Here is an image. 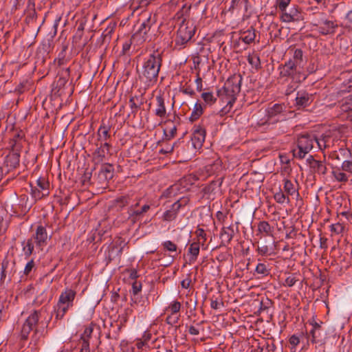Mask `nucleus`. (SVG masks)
<instances>
[{"mask_svg":"<svg viewBox=\"0 0 352 352\" xmlns=\"http://www.w3.org/2000/svg\"><path fill=\"white\" fill-rule=\"evenodd\" d=\"M162 63V58L160 53L153 52L144 61L140 74V80L147 86L153 85L157 80Z\"/></svg>","mask_w":352,"mask_h":352,"instance_id":"1","label":"nucleus"},{"mask_svg":"<svg viewBox=\"0 0 352 352\" xmlns=\"http://www.w3.org/2000/svg\"><path fill=\"white\" fill-rule=\"evenodd\" d=\"M196 32V27L189 20L184 19L181 21L176 32L175 46L179 50L184 49L191 41Z\"/></svg>","mask_w":352,"mask_h":352,"instance_id":"2","label":"nucleus"},{"mask_svg":"<svg viewBox=\"0 0 352 352\" xmlns=\"http://www.w3.org/2000/svg\"><path fill=\"white\" fill-rule=\"evenodd\" d=\"M76 292L71 288H65L60 294L56 306V319L63 318L68 310L74 305Z\"/></svg>","mask_w":352,"mask_h":352,"instance_id":"3","label":"nucleus"},{"mask_svg":"<svg viewBox=\"0 0 352 352\" xmlns=\"http://www.w3.org/2000/svg\"><path fill=\"white\" fill-rule=\"evenodd\" d=\"M242 76L240 74H234L227 79L221 89L217 91V96H225V99H231L235 102L236 96L241 91Z\"/></svg>","mask_w":352,"mask_h":352,"instance_id":"4","label":"nucleus"},{"mask_svg":"<svg viewBox=\"0 0 352 352\" xmlns=\"http://www.w3.org/2000/svg\"><path fill=\"white\" fill-rule=\"evenodd\" d=\"M44 311V309L42 308L41 310H34L25 320L22 329L21 331L20 338L21 340L25 341L29 337V334L32 331H34V334L32 337V340L34 341V344H36L38 338L36 337L38 329L36 328L39 318Z\"/></svg>","mask_w":352,"mask_h":352,"instance_id":"5","label":"nucleus"},{"mask_svg":"<svg viewBox=\"0 0 352 352\" xmlns=\"http://www.w3.org/2000/svg\"><path fill=\"white\" fill-rule=\"evenodd\" d=\"M316 136L314 134L305 133L299 135L297 140V148L293 150L296 158L303 159L314 148Z\"/></svg>","mask_w":352,"mask_h":352,"instance_id":"6","label":"nucleus"},{"mask_svg":"<svg viewBox=\"0 0 352 352\" xmlns=\"http://www.w3.org/2000/svg\"><path fill=\"white\" fill-rule=\"evenodd\" d=\"M189 201L190 199L188 197H183L174 202L170 206V208L164 212L162 215V220L164 221H174L177 217L179 210L188 205Z\"/></svg>","mask_w":352,"mask_h":352,"instance_id":"7","label":"nucleus"},{"mask_svg":"<svg viewBox=\"0 0 352 352\" xmlns=\"http://www.w3.org/2000/svg\"><path fill=\"white\" fill-rule=\"evenodd\" d=\"M16 272V268L15 261L5 258L1 263L0 282L4 283L5 281H7L10 283Z\"/></svg>","mask_w":352,"mask_h":352,"instance_id":"8","label":"nucleus"},{"mask_svg":"<svg viewBox=\"0 0 352 352\" xmlns=\"http://www.w3.org/2000/svg\"><path fill=\"white\" fill-rule=\"evenodd\" d=\"M313 30L318 32L320 35H333L335 34L338 25L333 21L322 19L317 23H313Z\"/></svg>","mask_w":352,"mask_h":352,"instance_id":"9","label":"nucleus"},{"mask_svg":"<svg viewBox=\"0 0 352 352\" xmlns=\"http://www.w3.org/2000/svg\"><path fill=\"white\" fill-rule=\"evenodd\" d=\"M37 187L32 186L31 195L36 200L41 199L43 197L47 196L50 193L49 186L50 184L43 177H39L37 181Z\"/></svg>","mask_w":352,"mask_h":352,"instance_id":"10","label":"nucleus"},{"mask_svg":"<svg viewBox=\"0 0 352 352\" xmlns=\"http://www.w3.org/2000/svg\"><path fill=\"white\" fill-rule=\"evenodd\" d=\"M339 117L352 121V96L349 95L340 102Z\"/></svg>","mask_w":352,"mask_h":352,"instance_id":"11","label":"nucleus"},{"mask_svg":"<svg viewBox=\"0 0 352 352\" xmlns=\"http://www.w3.org/2000/svg\"><path fill=\"white\" fill-rule=\"evenodd\" d=\"M280 19L283 22L290 23L302 20V15L298 6H293L289 11L281 12Z\"/></svg>","mask_w":352,"mask_h":352,"instance_id":"12","label":"nucleus"},{"mask_svg":"<svg viewBox=\"0 0 352 352\" xmlns=\"http://www.w3.org/2000/svg\"><path fill=\"white\" fill-rule=\"evenodd\" d=\"M206 130L200 125L195 126L191 137L192 145L195 149L201 148L205 141Z\"/></svg>","mask_w":352,"mask_h":352,"instance_id":"13","label":"nucleus"},{"mask_svg":"<svg viewBox=\"0 0 352 352\" xmlns=\"http://www.w3.org/2000/svg\"><path fill=\"white\" fill-rule=\"evenodd\" d=\"M142 16H145V19L142 22L138 32L144 36L146 35L151 28L156 23V15L150 12L142 14Z\"/></svg>","mask_w":352,"mask_h":352,"instance_id":"14","label":"nucleus"},{"mask_svg":"<svg viewBox=\"0 0 352 352\" xmlns=\"http://www.w3.org/2000/svg\"><path fill=\"white\" fill-rule=\"evenodd\" d=\"M307 162L312 173L318 175H325L327 173V168L324 162L315 160L312 155H309L307 159Z\"/></svg>","mask_w":352,"mask_h":352,"instance_id":"15","label":"nucleus"},{"mask_svg":"<svg viewBox=\"0 0 352 352\" xmlns=\"http://www.w3.org/2000/svg\"><path fill=\"white\" fill-rule=\"evenodd\" d=\"M142 290V283L135 280L132 284V294L131 305L135 309H140V307L144 309L146 306L144 305L145 301L139 299L138 293Z\"/></svg>","mask_w":352,"mask_h":352,"instance_id":"16","label":"nucleus"},{"mask_svg":"<svg viewBox=\"0 0 352 352\" xmlns=\"http://www.w3.org/2000/svg\"><path fill=\"white\" fill-rule=\"evenodd\" d=\"M31 239H33V241L36 243V245L41 248L47 245L48 235L46 228L43 226H38L36 228L35 234Z\"/></svg>","mask_w":352,"mask_h":352,"instance_id":"17","label":"nucleus"},{"mask_svg":"<svg viewBox=\"0 0 352 352\" xmlns=\"http://www.w3.org/2000/svg\"><path fill=\"white\" fill-rule=\"evenodd\" d=\"M279 69L281 77L294 78V76L297 74V63L290 59L285 62L284 65H280Z\"/></svg>","mask_w":352,"mask_h":352,"instance_id":"18","label":"nucleus"},{"mask_svg":"<svg viewBox=\"0 0 352 352\" xmlns=\"http://www.w3.org/2000/svg\"><path fill=\"white\" fill-rule=\"evenodd\" d=\"M286 107L283 104H274L272 107H270L266 110L267 120L265 123L270 124L274 123L278 120H272L274 118L278 115H280L285 109Z\"/></svg>","mask_w":352,"mask_h":352,"instance_id":"19","label":"nucleus"},{"mask_svg":"<svg viewBox=\"0 0 352 352\" xmlns=\"http://www.w3.org/2000/svg\"><path fill=\"white\" fill-rule=\"evenodd\" d=\"M296 104L297 109H304L309 107L312 102V96L305 91H299L296 97Z\"/></svg>","mask_w":352,"mask_h":352,"instance_id":"20","label":"nucleus"},{"mask_svg":"<svg viewBox=\"0 0 352 352\" xmlns=\"http://www.w3.org/2000/svg\"><path fill=\"white\" fill-rule=\"evenodd\" d=\"M283 190L284 192L289 197H299L298 192V183L294 179L292 181L287 178H284L283 180Z\"/></svg>","mask_w":352,"mask_h":352,"instance_id":"21","label":"nucleus"},{"mask_svg":"<svg viewBox=\"0 0 352 352\" xmlns=\"http://www.w3.org/2000/svg\"><path fill=\"white\" fill-rule=\"evenodd\" d=\"M256 37V31L253 27H250L247 30H243L239 32V39L245 44H251L255 41Z\"/></svg>","mask_w":352,"mask_h":352,"instance_id":"22","label":"nucleus"},{"mask_svg":"<svg viewBox=\"0 0 352 352\" xmlns=\"http://www.w3.org/2000/svg\"><path fill=\"white\" fill-rule=\"evenodd\" d=\"M234 231L231 226L223 227L220 232L221 245L224 246L229 245L234 236Z\"/></svg>","mask_w":352,"mask_h":352,"instance_id":"23","label":"nucleus"},{"mask_svg":"<svg viewBox=\"0 0 352 352\" xmlns=\"http://www.w3.org/2000/svg\"><path fill=\"white\" fill-rule=\"evenodd\" d=\"M20 162V151H12V153H10L6 156L5 164L7 167H8V170L12 168H15L19 165Z\"/></svg>","mask_w":352,"mask_h":352,"instance_id":"24","label":"nucleus"},{"mask_svg":"<svg viewBox=\"0 0 352 352\" xmlns=\"http://www.w3.org/2000/svg\"><path fill=\"white\" fill-rule=\"evenodd\" d=\"M156 108L155 109V115L157 117L163 118L166 114V109L165 106L164 98L162 96L159 95L155 98Z\"/></svg>","mask_w":352,"mask_h":352,"instance_id":"25","label":"nucleus"},{"mask_svg":"<svg viewBox=\"0 0 352 352\" xmlns=\"http://www.w3.org/2000/svg\"><path fill=\"white\" fill-rule=\"evenodd\" d=\"M166 127L164 129V135L166 138L170 140L175 137L177 133V125L170 119L166 121Z\"/></svg>","mask_w":352,"mask_h":352,"instance_id":"26","label":"nucleus"},{"mask_svg":"<svg viewBox=\"0 0 352 352\" xmlns=\"http://www.w3.org/2000/svg\"><path fill=\"white\" fill-rule=\"evenodd\" d=\"M134 193L129 192L124 195L117 197L114 200L116 206L119 207L120 209L129 206L131 204V201H133V197H134Z\"/></svg>","mask_w":352,"mask_h":352,"instance_id":"27","label":"nucleus"},{"mask_svg":"<svg viewBox=\"0 0 352 352\" xmlns=\"http://www.w3.org/2000/svg\"><path fill=\"white\" fill-rule=\"evenodd\" d=\"M110 129V126L102 122L97 131L98 140L103 142L109 140L111 138Z\"/></svg>","mask_w":352,"mask_h":352,"instance_id":"28","label":"nucleus"},{"mask_svg":"<svg viewBox=\"0 0 352 352\" xmlns=\"http://www.w3.org/2000/svg\"><path fill=\"white\" fill-rule=\"evenodd\" d=\"M24 135L20 131L14 134L12 139L10 140V145L12 148V151H21L22 148V140L23 139Z\"/></svg>","mask_w":352,"mask_h":352,"instance_id":"29","label":"nucleus"},{"mask_svg":"<svg viewBox=\"0 0 352 352\" xmlns=\"http://www.w3.org/2000/svg\"><path fill=\"white\" fill-rule=\"evenodd\" d=\"M270 264L266 263H258L256 266L255 273L258 277L263 278L267 276L270 274Z\"/></svg>","mask_w":352,"mask_h":352,"instance_id":"30","label":"nucleus"},{"mask_svg":"<svg viewBox=\"0 0 352 352\" xmlns=\"http://www.w3.org/2000/svg\"><path fill=\"white\" fill-rule=\"evenodd\" d=\"M199 242H193L190 245L188 248V254L190 255L189 258V263H193L197 258L199 254Z\"/></svg>","mask_w":352,"mask_h":352,"instance_id":"31","label":"nucleus"},{"mask_svg":"<svg viewBox=\"0 0 352 352\" xmlns=\"http://www.w3.org/2000/svg\"><path fill=\"white\" fill-rule=\"evenodd\" d=\"M258 232L265 236H272L274 228L267 221H262L258 224Z\"/></svg>","mask_w":352,"mask_h":352,"instance_id":"32","label":"nucleus"},{"mask_svg":"<svg viewBox=\"0 0 352 352\" xmlns=\"http://www.w3.org/2000/svg\"><path fill=\"white\" fill-rule=\"evenodd\" d=\"M151 208L148 204L143 205L140 209H137L135 211H132V214L128 217L129 220L135 223L140 217L146 213Z\"/></svg>","mask_w":352,"mask_h":352,"instance_id":"33","label":"nucleus"},{"mask_svg":"<svg viewBox=\"0 0 352 352\" xmlns=\"http://www.w3.org/2000/svg\"><path fill=\"white\" fill-rule=\"evenodd\" d=\"M204 113V107L203 105L199 102H197L195 104L194 108L191 113V115L189 118L190 122H195Z\"/></svg>","mask_w":352,"mask_h":352,"instance_id":"34","label":"nucleus"},{"mask_svg":"<svg viewBox=\"0 0 352 352\" xmlns=\"http://www.w3.org/2000/svg\"><path fill=\"white\" fill-rule=\"evenodd\" d=\"M100 176H102L105 180H109L112 179L113 176V167L110 164H104L102 165L100 172Z\"/></svg>","mask_w":352,"mask_h":352,"instance_id":"35","label":"nucleus"},{"mask_svg":"<svg viewBox=\"0 0 352 352\" xmlns=\"http://www.w3.org/2000/svg\"><path fill=\"white\" fill-rule=\"evenodd\" d=\"M179 190V185L177 184H173L166 189L162 194V197L170 198L175 197L177 195Z\"/></svg>","mask_w":352,"mask_h":352,"instance_id":"36","label":"nucleus"},{"mask_svg":"<svg viewBox=\"0 0 352 352\" xmlns=\"http://www.w3.org/2000/svg\"><path fill=\"white\" fill-rule=\"evenodd\" d=\"M191 6H187L186 4H184L182 8L175 14V18L177 20H182V21L184 19H187V17L189 16L190 10Z\"/></svg>","mask_w":352,"mask_h":352,"instance_id":"37","label":"nucleus"},{"mask_svg":"<svg viewBox=\"0 0 352 352\" xmlns=\"http://www.w3.org/2000/svg\"><path fill=\"white\" fill-rule=\"evenodd\" d=\"M247 60L248 63L256 70H258L261 67L260 58L257 54L253 53L252 54H249Z\"/></svg>","mask_w":352,"mask_h":352,"instance_id":"38","label":"nucleus"},{"mask_svg":"<svg viewBox=\"0 0 352 352\" xmlns=\"http://www.w3.org/2000/svg\"><path fill=\"white\" fill-rule=\"evenodd\" d=\"M201 98L204 101L206 105L211 106L217 101V98L211 91L203 92L201 95Z\"/></svg>","mask_w":352,"mask_h":352,"instance_id":"39","label":"nucleus"},{"mask_svg":"<svg viewBox=\"0 0 352 352\" xmlns=\"http://www.w3.org/2000/svg\"><path fill=\"white\" fill-rule=\"evenodd\" d=\"M106 154H107V151L103 148L98 146L93 154L94 160L97 163H100L104 160Z\"/></svg>","mask_w":352,"mask_h":352,"instance_id":"40","label":"nucleus"},{"mask_svg":"<svg viewBox=\"0 0 352 352\" xmlns=\"http://www.w3.org/2000/svg\"><path fill=\"white\" fill-rule=\"evenodd\" d=\"M34 241L33 239H28L25 245L23 248V251L25 258H28L33 253L34 250Z\"/></svg>","mask_w":352,"mask_h":352,"instance_id":"41","label":"nucleus"},{"mask_svg":"<svg viewBox=\"0 0 352 352\" xmlns=\"http://www.w3.org/2000/svg\"><path fill=\"white\" fill-rule=\"evenodd\" d=\"M274 198L277 203L280 204H289L290 202L289 196L287 195L286 196L281 190L274 194Z\"/></svg>","mask_w":352,"mask_h":352,"instance_id":"42","label":"nucleus"},{"mask_svg":"<svg viewBox=\"0 0 352 352\" xmlns=\"http://www.w3.org/2000/svg\"><path fill=\"white\" fill-rule=\"evenodd\" d=\"M142 199L139 197H133V201H131V204H129V207L128 208L127 213L129 214V217L132 214V211H135L138 208L140 205V201Z\"/></svg>","mask_w":352,"mask_h":352,"instance_id":"43","label":"nucleus"},{"mask_svg":"<svg viewBox=\"0 0 352 352\" xmlns=\"http://www.w3.org/2000/svg\"><path fill=\"white\" fill-rule=\"evenodd\" d=\"M93 331H94V324L91 323L85 329L84 332L81 335L80 341L85 340V341L89 342V339L91 337Z\"/></svg>","mask_w":352,"mask_h":352,"instance_id":"44","label":"nucleus"},{"mask_svg":"<svg viewBox=\"0 0 352 352\" xmlns=\"http://www.w3.org/2000/svg\"><path fill=\"white\" fill-rule=\"evenodd\" d=\"M181 307V303L177 300H175L170 302L166 310L170 311L172 315H176L179 312Z\"/></svg>","mask_w":352,"mask_h":352,"instance_id":"45","label":"nucleus"},{"mask_svg":"<svg viewBox=\"0 0 352 352\" xmlns=\"http://www.w3.org/2000/svg\"><path fill=\"white\" fill-rule=\"evenodd\" d=\"M210 307L213 309H219L224 306L222 298L220 296L214 297V296L211 298Z\"/></svg>","mask_w":352,"mask_h":352,"instance_id":"46","label":"nucleus"},{"mask_svg":"<svg viewBox=\"0 0 352 352\" xmlns=\"http://www.w3.org/2000/svg\"><path fill=\"white\" fill-rule=\"evenodd\" d=\"M332 175L338 182H346L348 180L346 174L342 172L340 169L333 170L332 171Z\"/></svg>","mask_w":352,"mask_h":352,"instance_id":"47","label":"nucleus"},{"mask_svg":"<svg viewBox=\"0 0 352 352\" xmlns=\"http://www.w3.org/2000/svg\"><path fill=\"white\" fill-rule=\"evenodd\" d=\"M310 335L311 336V342L313 343H317L322 341V329H311L310 331Z\"/></svg>","mask_w":352,"mask_h":352,"instance_id":"48","label":"nucleus"},{"mask_svg":"<svg viewBox=\"0 0 352 352\" xmlns=\"http://www.w3.org/2000/svg\"><path fill=\"white\" fill-rule=\"evenodd\" d=\"M256 251L261 256L270 255L272 248L267 244L261 243L258 246Z\"/></svg>","mask_w":352,"mask_h":352,"instance_id":"49","label":"nucleus"},{"mask_svg":"<svg viewBox=\"0 0 352 352\" xmlns=\"http://www.w3.org/2000/svg\"><path fill=\"white\" fill-rule=\"evenodd\" d=\"M226 105L223 107L219 112V114L221 116H223L228 113L231 111L235 102H232L231 99H226Z\"/></svg>","mask_w":352,"mask_h":352,"instance_id":"50","label":"nucleus"},{"mask_svg":"<svg viewBox=\"0 0 352 352\" xmlns=\"http://www.w3.org/2000/svg\"><path fill=\"white\" fill-rule=\"evenodd\" d=\"M344 229H345L344 226L340 223L332 224L330 226L331 232L336 234L344 233Z\"/></svg>","mask_w":352,"mask_h":352,"instance_id":"51","label":"nucleus"},{"mask_svg":"<svg viewBox=\"0 0 352 352\" xmlns=\"http://www.w3.org/2000/svg\"><path fill=\"white\" fill-rule=\"evenodd\" d=\"M164 248L168 252H176L177 246L171 241H166L162 243Z\"/></svg>","mask_w":352,"mask_h":352,"instance_id":"52","label":"nucleus"},{"mask_svg":"<svg viewBox=\"0 0 352 352\" xmlns=\"http://www.w3.org/2000/svg\"><path fill=\"white\" fill-rule=\"evenodd\" d=\"M290 1L291 0H276V7L280 12L285 11Z\"/></svg>","mask_w":352,"mask_h":352,"instance_id":"53","label":"nucleus"},{"mask_svg":"<svg viewBox=\"0 0 352 352\" xmlns=\"http://www.w3.org/2000/svg\"><path fill=\"white\" fill-rule=\"evenodd\" d=\"M179 320V316H175V315H168L166 318V322L168 324H170L171 326H173L176 324Z\"/></svg>","mask_w":352,"mask_h":352,"instance_id":"54","label":"nucleus"},{"mask_svg":"<svg viewBox=\"0 0 352 352\" xmlns=\"http://www.w3.org/2000/svg\"><path fill=\"white\" fill-rule=\"evenodd\" d=\"M298 278L295 274H292L289 276L285 280V285L288 287L294 286L296 283L298 281Z\"/></svg>","mask_w":352,"mask_h":352,"instance_id":"55","label":"nucleus"},{"mask_svg":"<svg viewBox=\"0 0 352 352\" xmlns=\"http://www.w3.org/2000/svg\"><path fill=\"white\" fill-rule=\"evenodd\" d=\"M302 56H303L302 51L300 49H296L294 51V57H293L294 59L292 60H294L295 63H297V65H298L302 61Z\"/></svg>","mask_w":352,"mask_h":352,"instance_id":"56","label":"nucleus"},{"mask_svg":"<svg viewBox=\"0 0 352 352\" xmlns=\"http://www.w3.org/2000/svg\"><path fill=\"white\" fill-rule=\"evenodd\" d=\"M34 267V260L32 259L30 261H28V263L26 264L23 271L24 274L26 276L29 275Z\"/></svg>","mask_w":352,"mask_h":352,"instance_id":"57","label":"nucleus"},{"mask_svg":"<svg viewBox=\"0 0 352 352\" xmlns=\"http://www.w3.org/2000/svg\"><path fill=\"white\" fill-rule=\"evenodd\" d=\"M327 137H324L322 138L318 139L316 138L315 143H316L318 147L320 150H323L327 147L326 144V138Z\"/></svg>","mask_w":352,"mask_h":352,"instance_id":"58","label":"nucleus"},{"mask_svg":"<svg viewBox=\"0 0 352 352\" xmlns=\"http://www.w3.org/2000/svg\"><path fill=\"white\" fill-rule=\"evenodd\" d=\"M182 93L191 97L195 95L194 89L190 85H184L182 89Z\"/></svg>","mask_w":352,"mask_h":352,"instance_id":"59","label":"nucleus"},{"mask_svg":"<svg viewBox=\"0 0 352 352\" xmlns=\"http://www.w3.org/2000/svg\"><path fill=\"white\" fill-rule=\"evenodd\" d=\"M342 170L343 171L351 172L352 170V162L349 160H345L343 162L342 165Z\"/></svg>","mask_w":352,"mask_h":352,"instance_id":"60","label":"nucleus"},{"mask_svg":"<svg viewBox=\"0 0 352 352\" xmlns=\"http://www.w3.org/2000/svg\"><path fill=\"white\" fill-rule=\"evenodd\" d=\"M289 342L292 348H295L300 343V339L296 335H293L289 338Z\"/></svg>","mask_w":352,"mask_h":352,"instance_id":"61","label":"nucleus"},{"mask_svg":"<svg viewBox=\"0 0 352 352\" xmlns=\"http://www.w3.org/2000/svg\"><path fill=\"white\" fill-rule=\"evenodd\" d=\"M195 83L197 85V91H201L202 90L203 84H202V78L199 76V72L197 73V78L195 79Z\"/></svg>","mask_w":352,"mask_h":352,"instance_id":"62","label":"nucleus"},{"mask_svg":"<svg viewBox=\"0 0 352 352\" xmlns=\"http://www.w3.org/2000/svg\"><path fill=\"white\" fill-rule=\"evenodd\" d=\"M196 234L197 237L199 239H201L203 240V243H204L206 241V234L205 233V231L202 228H198L196 230Z\"/></svg>","mask_w":352,"mask_h":352,"instance_id":"63","label":"nucleus"},{"mask_svg":"<svg viewBox=\"0 0 352 352\" xmlns=\"http://www.w3.org/2000/svg\"><path fill=\"white\" fill-rule=\"evenodd\" d=\"M81 342V349L80 352H90L89 348V342L87 341H80Z\"/></svg>","mask_w":352,"mask_h":352,"instance_id":"64","label":"nucleus"}]
</instances>
